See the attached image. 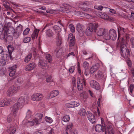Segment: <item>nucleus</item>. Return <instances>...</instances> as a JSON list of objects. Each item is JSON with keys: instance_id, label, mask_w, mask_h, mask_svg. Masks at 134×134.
<instances>
[{"instance_id": "1", "label": "nucleus", "mask_w": 134, "mask_h": 134, "mask_svg": "<svg viewBox=\"0 0 134 134\" xmlns=\"http://www.w3.org/2000/svg\"><path fill=\"white\" fill-rule=\"evenodd\" d=\"M118 39L119 38V34H121L123 35L121 41L120 42L121 44L120 49L122 53L121 55L125 57L127 56L129 54V50L127 49L125 43L126 42L127 40L129 38L128 34L125 33L126 29L123 27H119L118 29Z\"/></svg>"}, {"instance_id": "2", "label": "nucleus", "mask_w": 134, "mask_h": 134, "mask_svg": "<svg viewBox=\"0 0 134 134\" xmlns=\"http://www.w3.org/2000/svg\"><path fill=\"white\" fill-rule=\"evenodd\" d=\"M29 98H25L23 96L20 97L18 99L17 102L15 103L11 108V113L15 117L16 116L19 107L20 106L23 105L28 103Z\"/></svg>"}, {"instance_id": "3", "label": "nucleus", "mask_w": 134, "mask_h": 134, "mask_svg": "<svg viewBox=\"0 0 134 134\" xmlns=\"http://www.w3.org/2000/svg\"><path fill=\"white\" fill-rule=\"evenodd\" d=\"M95 131L97 132H100L102 131L104 132L105 134H113L111 130L113 129L112 124L111 123H109L107 128L104 129L101 125H96L95 127Z\"/></svg>"}, {"instance_id": "4", "label": "nucleus", "mask_w": 134, "mask_h": 134, "mask_svg": "<svg viewBox=\"0 0 134 134\" xmlns=\"http://www.w3.org/2000/svg\"><path fill=\"white\" fill-rule=\"evenodd\" d=\"M77 70L79 74L81 76V78L79 77L77 78V87L79 91H81L83 89V85L85 84V80L83 77L82 72H81L80 67V63H77Z\"/></svg>"}, {"instance_id": "5", "label": "nucleus", "mask_w": 134, "mask_h": 134, "mask_svg": "<svg viewBox=\"0 0 134 134\" xmlns=\"http://www.w3.org/2000/svg\"><path fill=\"white\" fill-rule=\"evenodd\" d=\"M117 35L116 31L113 29H111L108 33L107 32L106 34H105L104 37V39L106 40H109L111 39L115 40L116 39Z\"/></svg>"}, {"instance_id": "6", "label": "nucleus", "mask_w": 134, "mask_h": 134, "mask_svg": "<svg viewBox=\"0 0 134 134\" xmlns=\"http://www.w3.org/2000/svg\"><path fill=\"white\" fill-rule=\"evenodd\" d=\"M9 58L11 60L12 59V57L10 55L9 56L6 53L2 54L1 58L0 59V66H3L7 64Z\"/></svg>"}, {"instance_id": "7", "label": "nucleus", "mask_w": 134, "mask_h": 134, "mask_svg": "<svg viewBox=\"0 0 134 134\" xmlns=\"http://www.w3.org/2000/svg\"><path fill=\"white\" fill-rule=\"evenodd\" d=\"M63 7L62 8H64V11H62L65 13H68L69 15H76L77 16H79L80 14V12L77 11H71L69 9L70 8V7L66 4H63Z\"/></svg>"}, {"instance_id": "8", "label": "nucleus", "mask_w": 134, "mask_h": 134, "mask_svg": "<svg viewBox=\"0 0 134 134\" xmlns=\"http://www.w3.org/2000/svg\"><path fill=\"white\" fill-rule=\"evenodd\" d=\"M22 26L19 25L16 28V31L13 33V36L15 38H17L21 34L22 31Z\"/></svg>"}, {"instance_id": "9", "label": "nucleus", "mask_w": 134, "mask_h": 134, "mask_svg": "<svg viewBox=\"0 0 134 134\" xmlns=\"http://www.w3.org/2000/svg\"><path fill=\"white\" fill-rule=\"evenodd\" d=\"M96 32L98 36H103L104 39V36L106 34L107 32L105 29L103 28H98L97 29Z\"/></svg>"}, {"instance_id": "10", "label": "nucleus", "mask_w": 134, "mask_h": 134, "mask_svg": "<svg viewBox=\"0 0 134 134\" xmlns=\"http://www.w3.org/2000/svg\"><path fill=\"white\" fill-rule=\"evenodd\" d=\"M87 116L90 121L92 124L96 123V119L94 115L89 111L87 112Z\"/></svg>"}, {"instance_id": "11", "label": "nucleus", "mask_w": 134, "mask_h": 134, "mask_svg": "<svg viewBox=\"0 0 134 134\" xmlns=\"http://www.w3.org/2000/svg\"><path fill=\"white\" fill-rule=\"evenodd\" d=\"M94 25L93 24H90L88 27L86 31V34L88 36L91 35L93 33L94 29Z\"/></svg>"}, {"instance_id": "12", "label": "nucleus", "mask_w": 134, "mask_h": 134, "mask_svg": "<svg viewBox=\"0 0 134 134\" xmlns=\"http://www.w3.org/2000/svg\"><path fill=\"white\" fill-rule=\"evenodd\" d=\"M59 91L58 90H52L50 92L47 98L48 99H50L55 97L59 94Z\"/></svg>"}, {"instance_id": "13", "label": "nucleus", "mask_w": 134, "mask_h": 134, "mask_svg": "<svg viewBox=\"0 0 134 134\" xmlns=\"http://www.w3.org/2000/svg\"><path fill=\"white\" fill-rule=\"evenodd\" d=\"M38 65L39 67L43 69H47L48 68V66L46 62L44 60H40Z\"/></svg>"}, {"instance_id": "14", "label": "nucleus", "mask_w": 134, "mask_h": 134, "mask_svg": "<svg viewBox=\"0 0 134 134\" xmlns=\"http://www.w3.org/2000/svg\"><path fill=\"white\" fill-rule=\"evenodd\" d=\"M68 40L70 41V47L73 46L75 43V37L73 34H70L69 35Z\"/></svg>"}, {"instance_id": "15", "label": "nucleus", "mask_w": 134, "mask_h": 134, "mask_svg": "<svg viewBox=\"0 0 134 134\" xmlns=\"http://www.w3.org/2000/svg\"><path fill=\"white\" fill-rule=\"evenodd\" d=\"M76 28L77 31L80 34V35H83L84 33V30L83 29V27L80 24H77L76 26Z\"/></svg>"}, {"instance_id": "16", "label": "nucleus", "mask_w": 134, "mask_h": 134, "mask_svg": "<svg viewBox=\"0 0 134 134\" xmlns=\"http://www.w3.org/2000/svg\"><path fill=\"white\" fill-rule=\"evenodd\" d=\"M90 84L92 87L96 90H99L100 88V86L99 83L95 81H91L90 82Z\"/></svg>"}, {"instance_id": "17", "label": "nucleus", "mask_w": 134, "mask_h": 134, "mask_svg": "<svg viewBox=\"0 0 134 134\" xmlns=\"http://www.w3.org/2000/svg\"><path fill=\"white\" fill-rule=\"evenodd\" d=\"M41 122V120H39L38 118H35L32 121H28V124L31 126H33L35 124L38 125L40 124Z\"/></svg>"}, {"instance_id": "18", "label": "nucleus", "mask_w": 134, "mask_h": 134, "mask_svg": "<svg viewBox=\"0 0 134 134\" xmlns=\"http://www.w3.org/2000/svg\"><path fill=\"white\" fill-rule=\"evenodd\" d=\"M11 101L10 99L2 100L0 102V106L2 107L5 105H7L10 104Z\"/></svg>"}, {"instance_id": "19", "label": "nucleus", "mask_w": 134, "mask_h": 134, "mask_svg": "<svg viewBox=\"0 0 134 134\" xmlns=\"http://www.w3.org/2000/svg\"><path fill=\"white\" fill-rule=\"evenodd\" d=\"M35 67V63H32L26 66L25 68V70L26 71L31 70L34 69Z\"/></svg>"}, {"instance_id": "20", "label": "nucleus", "mask_w": 134, "mask_h": 134, "mask_svg": "<svg viewBox=\"0 0 134 134\" xmlns=\"http://www.w3.org/2000/svg\"><path fill=\"white\" fill-rule=\"evenodd\" d=\"M39 31V29H35L31 35L33 39L37 38Z\"/></svg>"}, {"instance_id": "21", "label": "nucleus", "mask_w": 134, "mask_h": 134, "mask_svg": "<svg viewBox=\"0 0 134 134\" xmlns=\"http://www.w3.org/2000/svg\"><path fill=\"white\" fill-rule=\"evenodd\" d=\"M96 76L99 78H105L106 77V74L104 72L99 71L97 72Z\"/></svg>"}, {"instance_id": "22", "label": "nucleus", "mask_w": 134, "mask_h": 134, "mask_svg": "<svg viewBox=\"0 0 134 134\" xmlns=\"http://www.w3.org/2000/svg\"><path fill=\"white\" fill-rule=\"evenodd\" d=\"M78 114L81 116H84L86 114V110L83 108H81L78 111Z\"/></svg>"}, {"instance_id": "23", "label": "nucleus", "mask_w": 134, "mask_h": 134, "mask_svg": "<svg viewBox=\"0 0 134 134\" xmlns=\"http://www.w3.org/2000/svg\"><path fill=\"white\" fill-rule=\"evenodd\" d=\"M32 114V111L30 110H28L27 113L26 115L25 119L23 121L24 122L26 121V120L28 119L30 117H31Z\"/></svg>"}, {"instance_id": "24", "label": "nucleus", "mask_w": 134, "mask_h": 134, "mask_svg": "<svg viewBox=\"0 0 134 134\" xmlns=\"http://www.w3.org/2000/svg\"><path fill=\"white\" fill-rule=\"evenodd\" d=\"M98 67L96 65H93L91 68L90 70V72L91 74H93L97 70Z\"/></svg>"}, {"instance_id": "25", "label": "nucleus", "mask_w": 134, "mask_h": 134, "mask_svg": "<svg viewBox=\"0 0 134 134\" xmlns=\"http://www.w3.org/2000/svg\"><path fill=\"white\" fill-rule=\"evenodd\" d=\"M37 102L41 100L43 98V94L39 93H36Z\"/></svg>"}, {"instance_id": "26", "label": "nucleus", "mask_w": 134, "mask_h": 134, "mask_svg": "<svg viewBox=\"0 0 134 134\" xmlns=\"http://www.w3.org/2000/svg\"><path fill=\"white\" fill-rule=\"evenodd\" d=\"M53 28L55 33L57 34H58L61 31V30L60 27L57 25L54 26Z\"/></svg>"}, {"instance_id": "27", "label": "nucleus", "mask_w": 134, "mask_h": 134, "mask_svg": "<svg viewBox=\"0 0 134 134\" xmlns=\"http://www.w3.org/2000/svg\"><path fill=\"white\" fill-rule=\"evenodd\" d=\"M7 93L8 96H12L14 94L12 87L9 88L7 91Z\"/></svg>"}, {"instance_id": "28", "label": "nucleus", "mask_w": 134, "mask_h": 134, "mask_svg": "<svg viewBox=\"0 0 134 134\" xmlns=\"http://www.w3.org/2000/svg\"><path fill=\"white\" fill-rule=\"evenodd\" d=\"M46 36L48 37H52L53 35V33L52 30L50 29L47 30L46 32Z\"/></svg>"}, {"instance_id": "29", "label": "nucleus", "mask_w": 134, "mask_h": 134, "mask_svg": "<svg viewBox=\"0 0 134 134\" xmlns=\"http://www.w3.org/2000/svg\"><path fill=\"white\" fill-rule=\"evenodd\" d=\"M62 39L61 37H57L56 38V44L57 46H60L62 44Z\"/></svg>"}, {"instance_id": "30", "label": "nucleus", "mask_w": 134, "mask_h": 134, "mask_svg": "<svg viewBox=\"0 0 134 134\" xmlns=\"http://www.w3.org/2000/svg\"><path fill=\"white\" fill-rule=\"evenodd\" d=\"M7 34L6 32H5L4 34H2L0 35V38L2 40H4L7 41Z\"/></svg>"}, {"instance_id": "31", "label": "nucleus", "mask_w": 134, "mask_h": 134, "mask_svg": "<svg viewBox=\"0 0 134 134\" xmlns=\"http://www.w3.org/2000/svg\"><path fill=\"white\" fill-rule=\"evenodd\" d=\"M129 55H128V56H126V57H124V56H123L122 55H121L122 57H123L125 58V59L126 58L127 59V60L126 62L127 63L128 65L130 67V66H131V64H132L131 61L129 59V58H128V57H129V54H130V51H129ZM121 53H122V52H121Z\"/></svg>"}, {"instance_id": "32", "label": "nucleus", "mask_w": 134, "mask_h": 134, "mask_svg": "<svg viewBox=\"0 0 134 134\" xmlns=\"http://www.w3.org/2000/svg\"><path fill=\"white\" fill-rule=\"evenodd\" d=\"M32 54H30L27 55L25 57L24 61L25 62L27 63L30 61L31 59Z\"/></svg>"}, {"instance_id": "33", "label": "nucleus", "mask_w": 134, "mask_h": 134, "mask_svg": "<svg viewBox=\"0 0 134 134\" xmlns=\"http://www.w3.org/2000/svg\"><path fill=\"white\" fill-rule=\"evenodd\" d=\"M30 99L32 101L37 102L36 93H34L31 95Z\"/></svg>"}, {"instance_id": "34", "label": "nucleus", "mask_w": 134, "mask_h": 134, "mask_svg": "<svg viewBox=\"0 0 134 134\" xmlns=\"http://www.w3.org/2000/svg\"><path fill=\"white\" fill-rule=\"evenodd\" d=\"M7 48L9 52V54L8 55H9V56H10V55L11 56V54L14 50V48L10 45H9L7 47Z\"/></svg>"}, {"instance_id": "35", "label": "nucleus", "mask_w": 134, "mask_h": 134, "mask_svg": "<svg viewBox=\"0 0 134 134\" xmlns=\"http://www.w3.org/2000/svg\"><path fill=\"white\" fill-rule=\"evenodd\" d=\"M71 104L72 105V107H77L80 105V103L79 102L75 101L71 102Z\"/></svg>"}, {"instance_id": "36", "label": "nucleus", "mask_w": 134, "mask_h": 134, "mask_svg": "<svg viewBox=\"0 0 134 134\" xmlns=\"http://www.w3.org/2000/svg\"><path fill=\"white\" fill-rule=\"evenodd\" d=\"M70 117L68 115H65L62 119L63 121L65 122L69 121L70 120Z\"/></svg>"}, {"instance_id": "37", "label": "nucleus", "mask_w": 134, "mask_h": 134, "mask_svg": "<svg viewBox=\"0 0 134 134\" xmlns=\"http://www.w3.org/2000/svg\"><path fill=\"white\" fill-rule=\"evenodd\" d=\"M73 125L72 123L70 122L68 123L66 128V131H68V130H69V131H70Z\"/></svg>"}, {"instance_id": "38", "label": "nucleus", "mask_w": 134, "mask_h": 134, "mask_svg": "<svg viewBox=\"0 0 134 134\" xmlns=\"http://www.w3.org/2000/svg\"><path fill=\"white\" fill-rule=\"evenodd\" d=\"M45 121L50 124L53 121L52 119L50 117L46 116L44 118Z\"/></svg>"}, {"instance_id": "39", "label": "nucleus", "mask_w": 134, "mask_h": 134, "mask_svg": "<svg viewBox=\"0 0 134 134\" xmlns=\"http://www.w3.org/2000/svg\"><path fill=\"white\" fill-rule=\"evenodd\" d=\"M101 18L104 19L109 20V16L106 14L103 13L102 16H101Z\"/></svg>"}, {"instance_id": "40", "label": "nucleus", "mask_w": 134, "mask_h": 134, "mask_svg": "<svg viewBox=\"0 0 134 134\" xmlns=\"http://www.w3.org/2000/svg\"><path fill=\"white\" fill-rule=\"evenodd\" d=\"M16 130L15 127L14 126H11L10 129V130L11 131L10 134H13L15 132Z\"/></svg>"}, {"instance_id": "41", "label": "nucleus", "mask_w": 134, "mask_h": 134, "mask_svg": "<svg viewBox=\"0 0 134 134\" xmlns=\"http://www.w3.org/2000/svg\"><path fill=\"white\" fill-rule=\"evenodd\" d=\"M31 40V38L30 37H26L24 38L23 41L25 43H27L30 42Z\"/></svg>"}, {"instance_id": "42", "label": "nucleus", "mask_w": 134, "mask_h": 134, "mask_svg": "<svg viewBox=\"0 0 134 134\" xmlns=\"http://www.w3.org/2000/svg\"><path fill=\"white\" fill-rule=\"evenodd\" d=\"M80 96L81 99H85L87 98L86 93L85 92H82L80 94Z\"/></svg>"}, {"instance_id": "43", "label": "nucleus", "mask_w": 134, "mask_h": 134, "mask_svg": "<svg viewBox=\"0 0 134 134\" xmlns=\"http://www.w3.org/2000/svg\"><path fill=\"white\" fill-rule=\"evenodd\" d=\"M30 29L29 28H26L24 31L23 32V34L24 36L27 35L29 33Z\"/></svg>"}, {"instance_id": "44", "label": "nucleus", "mask_w": 134, "mask_h": 134, "mask_svg": "<svg viewBox=\"0 0 134 134\" xmlns=\"http://www.w3.org/2000/svg\"><path fill=\"white\" fill-rule=\"evenodd\" d=\"M82 10L84 11L88 12L89 13H92L93 12V9L90 8H82Z\"/></svg>"}, {"instance_id": "45", "label": "nucleus", "mask_w": 134, "mask_h": 134, "mask_svg": "<svg viewBox=\"0 0 134 134\" xmlns=\"http://www.w3.org/2000/svg\"><path fill=\"white\" fill-rule=\"evenodd\" d=\"M69 27L72 32H74L75 31V27L73 25L70 24L69 25Z\"/></svg>"}, {"instance_id": "46", "label": "nucleus", "mask_w": 134, "mask_h": 134, "mask_svg": "<svg viewBox=\"0 0 134 134\" xmlns=\"http://www.w3.org/2000/svg\"><path fill=\"white\" fill-rule=\"evenodd\" d=\"M46 59L48 60V62H50L51 61V57L49 54H46Z\"/></svg>"}, {"instance_id": "47", "label": "nucleus", "mask_w": 134, "mask_h": 134, "mask_svg": "<svg viewBox=\"0 0 134 134\" xmlns=\"http://www.w3.org/2000/svg\"><path fill=\"white\" fill-rule=\"evenodd\" d=\"M94 8L98 10H101L103 8V7L101 5H96L94 6Z\"/></svg>"}, {"instance_id": "48", "label": "nucleus", "mask_w": 134, "mask_h": 134, "mask_svg": "<svg viewBox=\"0 0 134 134\" xmlns=\"http://www.w3.org/2000/svg\"><path fill=\"white\" fill-rule=\"evenodd\" d=\"M12 89L14 92V94L17 92V91L20 90V87H12Z\"/></svg>"}, {"instance_id": "49", "label": "nucleus", "mask_w": 134, "mask_h": 134, "mask_svg": "<svg viewBox=\"0 0 134 134\" xmlns=\"http://www.w3.org/2000/svg\"><path fill=\"white\" fill-rule=\"evenodd\" d=\"M84 17L87 19H92V18H94V16H92L86 13L85 14V16Z\"/></svg>"}, {"instance_id": "50", "label": "nucleus", "mask_w": 134, "mask_h": 134, "mask_svg": "<svg viewBox=\"0 0 134 134\" xmlns=\"http://www.w3.org/2000/svg\"><path fill=\"white\" fill-rule=\"evenodd\" d=\"M134 88V86L133 84H131L129 87L130 94L132 95V91Z\"/></svg>"}, {"instance_id": "51", "label": "nucleus", "mask_w": 134, "mask_h": 134, "mask_svg": "<svg viewBox=\"0 0 134 134\" xmlns=\"http://www.w3.org/2000/svg\"><path fill=\"white\" fill-rule=\"evenodd\" d=\"M17 66V65L16 64L14 65L11 67H9V69L11 70H15Z\"/></svg>"}, {"instance_id": "52", "label": "nucleus", "mask_w": 134, "mask_h": 134, "mask_svg": "<svg viewBox=\"0 0 134 134\" xmlns=\"http://www.w3.org/2000/svg\"><path fill=\"white\" fill-rule=\"evenodd\" d=\"M48 129L49 131L48 132V134H55L54 129L50 128H49Z\"/></svg>"}, {"instance_id": "53", "label": "nucleus", "mask_w": 134, "mask_h": 134, "mask_svg": "<svg viewBox=\"0 0 134 134\" xmlns=\"http://www.w3.org/2000/svg\"><path fill=\"white\" fill-rule=\"evenodd\" d=\"M6 71V69L4 68H3L1 69L0 70V73L2 74V75H4L5 72Z\"/></svg>"}, {"instance_id": "54", "label": "nucleus", "mask_w": 134, "mask_h": 134, "mask_svg": "<svg viewBox=\"0 0 134 134\" xmlns=\"http://www.w3.org/2000/svg\"><path fill=\"white\" fill-rule=\"evenodd\" d=\"M75 70V67L74 66H72L69 69V72L71 73H72Z\"/></svg>"}, {"instance_id": "55", "label": "nucleus", "mask_w": 134, "mask_h": 134, "mask_svg": "<svg viewBox=\"0 0 134 134\" xmlns=\"http://www.w3.org/2000/svg\"><path fill=\"white\" fill-rule=\"evenodd\" d=\"M130 41L131 44V47L132 48H134V38H131L130 40Z\"/></svg>"}, {"instance_id": "56", "label": "nucleus", "mask_w": 134, "mask_h": 134, "mask_svg": "<svg viewBox=\"0 0 134 134\" xmlns=\"http://www.w3.org/2000/svg\"><path fill=\"white\" fill-rule=\"evenodd\" d=\"M88 65V63L86 62H85L83 63V67L84 68H87Z\"/></svg>"}, {"instance_id": "57", "label": "nucleus", "mask_w": 134, "mask_h": 134, "mask_svg": "<svg viewBox=\"0 0 134 134\" xmlns=\"http://www.w3.org/2000/svg\"><path fill=\"white\" fill-rule=\"evenodd\" d=\"M72 84L73 86H76V79L74 77L72 78Z\"/></svg>"}, {"instance_id": "58", "label": "nucleus", "mask_w": 134, "mask_h": 134, "mask_svg": "<svg viewBox=\"0 0 134 134\" xmlns=\"http://www.w3.org/2000/svg\"><path fill=\"white\" fill-rule=\"evenodd\" d=\"M15 73V70H11L10 71L9 75L10 76H13Z\"/></svg>"}, {"instance_id": "59", "label": "nucleus", "mask_w": 134, "mask_h": 134, "mask_svg": "<svg viewBox=\"0 0 134 134\" xmlns=\"http://www.w3.org/2000/svg\"><path fill=\"white\" fill-rule=\"evenodd\" d=\"M51 81V77L50 76H48L46 78V81L49 82H50Z\"/></svg>"}, {"instance_id": "60", "label": "nucleus", "mask_w": 134, "mask_h": 134, "mask_svg": "<svg viewBox=\"0 0 134 134\" xmlns=\"http://www.w3.org/2000/svg\"><path fill=\"white\" fill-rule=\"evenodd\" d=\"M71 104V102L69 103H67L66 104V106L68 108H71L72 107V105Z\"/></svg>"}, {"instance_id": "61", "label": "nucleus", "mask_w": 134, "mask_h": 134, "mask_svg": "<svg viewBox=\"0 0 134 134\" xmlns=\"http://www.w3.org/2000/svg\"><path fill=\"white\" fill-rule=\"evenodd\" d=\"M94 13L96 14V15L98 16L99 17H100L101 18V16H102V15L103 14L102 12H98V13H96V12H95Z\"/></svg>"}, {"instance_id": "62", "label": "nucleus", "mask_w": 134, "mask_h": 134, "mask_svg": "<svg viewBox=\"0 0 134 134\" xmlns=\"http://www.w3.org/2000/svg\"><path fill=\"white\" fill-rule=\"evenodd\" d=\"M71 134H77V130L76 129H74L72 130V131L71 132Z\"/></svg>"}, {"instance_id": "63", "label": "nucleus", "mask_w": 134, "mask_h": 134, "mask_svg": "<svg viewBox=\"0 0 134 134\" xmlns=\"http://www.w3.org/2000/svg\"><path fill=\"white\" fill-rule=\"evenodd\" d=\"M93 24L94 25V30L95 31L96 30H97V29H96L97 28L98 29V28H99V26L98 24L96 23H94V24Z\"/></svg>"}, {"instance_id": "64", "label": "nucleus", "mask_w": 134, "mask_h": 134, "mask_svg": "<svg viewBox=\"0 0 134 134\" xmlns=\"http://www.w3.org/2000/svg\"><path fill=\"white\" fill-rule=\"evenodd\" d=\"M85 13H83V12H80V14L79 16H80L82 17H84L85 16Z\"/></svg>"}]
</instances>
